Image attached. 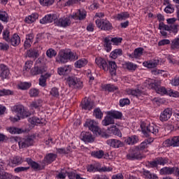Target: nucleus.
I'll return each mask as SVG.
<instances>
[{"label": "nucleus", "mask_w": 179, "mask_h": 179, "mask_svg": "<svg viewBox=\"0 0 179 179\" xmlns=\"http://www.w3.org/2000/svg\"><path fill=\"white\" fill-rule=\"evenodd\" d=\"M167 24H164V22H159V30H160V33L162 36L164 37H167V31L169 33H173V34H176L178 33V24L176 23L177 22V19L176 18H169L166 20Z\"/></svg>", "instance_id": "obj_1"}, {"label": "nucleus", "mask_w": 179, "mask_h": 179, "mask_svg": "<svg viewBox=\"0 0 179 179\" xmlns=\"http://www.w3.org/2000/svg\"><path fill=\"white\" fill-rule=\"evenodd\" d=\"M78 55L72 51L65 52L61 50L57 57V62L60 64H66L68 61H76L78 59Z\"/></svg>", "instance_id": "obj_2"}, {"label": "nucleus", "mask_w": 179, "mask_h": 179, "mask_svg": "<svg viewBox=\"0 0 179 179\" xmlns=\"http://www.w3.org/2000/svg\"><path fill=\"white\" fill-rule=\"evenodd\" d=\"M126 157L127 160H141V159H143V155L141 153L139 148L134 147L129 150Z\"/></svg>", "instance_id": "obj_3"}, {"label": "nucleus", "mask_w": 179, "mask_h": 179, "mask_svg": "<svg viewBox=\"0 0 179 179\" xmlns=\"http://www.w3.org/2000/svg\"><path fill=\"white\" fill-rule=\"evenodd\" d=\"M141 128L143 134H153V135L159 134V129L155 124H147L143 122L141 124Z\"/></svg>", "instance_id": "obj_4"}, {"label": "nucleus", "mask_w": 179, "mask_h": 179, "mask_svg": "<svg viewBox=\"0 0 179 179\" xmlns=\"http://www.w3.org/2000/svg\"><path fill=\"white\" fill-rule=\"evenodd\" d=\"M127 94L129 96H134L138 99V100H143V96H145V92L142 90V87L141 85H137L136 89H127L126 90Z\"/></svg>", "instance_id": "obj_5"}, {"label": "nucleus", "mask_w": 179, "mask_h": 179, "mask_svg": "<svg viewBox=\"0 0 179 179\" xmlns=\"http://www.w3.org/2000/svg\"><path fill=\"white\" fill-rule=\"evenodd\" d=\"M95 22L96 27L101 30H104L105 31L113 30V24L107 19H97Z\"/></svg>", "instance_id": "obj_6"}, {"label": "nucleus", "mask_w": 179, "mask_h": 179, "mask_svg": "<svg viewBox=\"0 0 179 179\" xmlns=\"http://www.w3.org/2000/svg\"><path fill=\"white\" fill-rule=\"evenodd\" d=\"M85 127H87L89 130L94 132L95 135H101V130L99 128L98 124L96 121L88 119L85 123Z\"/></svg>", "instance_id": "obj_7"}, {"label": "nucleus", "mask_w": 179, "mask_h": 179, "mask_svg": "<svg viewBox=\"0 0 179 179\" xmlns=\"http://www.w3.org/2000/svg\"><path fill=\"white\" fill-rule=\"evenodd\" d=\"M67 83L69 87H72V89H82L83 87V82L80 80V78L76 77H69L67 79Z\"/></svg>", "instance_id": "obj_8"}, {"label": "nucleus", "mask_w": 179, "mask_h": 179, "mask_svg": "<svg viewBox=\"0 0 179 179\" xmlns=\"http://www.w3.org/2000/svg\"><path fill=\"white\" fill-rule=\"evenodd\" d=\"M12 110L21 118H27L30 115V113L24 110L23 105H15L13 107Z\"/></svg>", "instance_id": "obj_9"}, {"label": "nucleus", "mask_w": 179, "mask_h": 179, "mask_svg": "<svg viewBox=\"0 0 179 179\" xmlns=\"http://www.w3.org/2000/svg\"><path fill=\"white\" fill-rule=\"evenodd\" d=\"M42 62H43V59H38L36 60V64L37 66L32 68L30 71V73L32 76H36L37 75L43 74L44 73V72H45V68L40 67Z\"/></svg>", "instance_id": "obj_10"}, {"label": "nucleus", "mask_w": 179, "mask_h": 179, "mask_svg": "<svg viewBox=\"0 0 179 179\" xmlns=\"http://www.w3.org/2000/svg\"><path fill=\"white\" fill-rule=\"evenodd\" d=\"M34 136H29L26 138H22L18 141V145L20 149H24L26 148H29V146H31L33 143H34Z\"/></svg>", "instance_id": "obj_11"}, {"label": "nucleus", "mask_w": 179, "mask_h": 179, "mask_svg": "<svg viewBox=\"0 0 179 179\" xmlns=\"http://www.w3.org/2000/svg\"><path fill=\"white\" fill-rule=\"evenodd\" d=\"M71 23L70 17H64L55 21V24L58 27H68V26H71Z\"/></svg>", "instance_id": "obj_12"}, {"label": "nucleus", "mask_w": 179, "mask_h": 179, "mask_svg": "<svg viewBox=\"0 0 179 179\" xmlns=\"http://www.w3.org/2000/svg\"><path fill=\"white\" fill-rule=\"evenodd\" d=\"M86 10L83 9L77 10L76 13H73L71 15L72 19L74 20H84L86 19Z\"/></svg>", "instance_id": "obj_13"}, {"label": "nucleus", "mask_w": 179, "mask_h": 179, "mask_svg": "<svg viewBox=\"0 0 179 179\" xmlns=\"http://www.w3.org/2000/svg\"><path fill=\"white\" fill-rule=\"evenodd\" d=\"M95 62L100 68V69H103L105 72H107L108 71V64H107V61L106 59L101 58V57H96L95 59Z\"/></svg>", "instance_id": "obj_14"}, {"label": "nucleus", "mask_w": 179, "mask_h": 179, "mask_svg": "<svg viewBox=\"0 0 179 179\" xmlns=\"http://www.w3.org/2000/svg\"><path fill=\"white\" fill-rule=\"evenodd\" d=\"M173 114V111L170 108H166L164 110H163L159 116V120L162 121V122H164L166 121H169L170 120V117H171Z\"/></svg>", "instance_id": "obj_15"}, {"label": "nucleus", "mask_w": 179, "mask_h": 179, "mask_svg": "<svg viewBox=\"0 0 179 179\" xmlns=\"http://www.w3.org/2000/svg\"><path fill=\"white\" fill-rule=\"evenodd\" d=\"M161 81H157L151 78H148L144 83V86L148 89H157V85H161Z\"/></svg>", "instance_id": "obj_16"}, {"label": "nucleus", "mask_w": 179, "mask_h": 179, "mask_svg": "<svg viewBox=\"0 0 179 179\" xmlns=\"http://www.w3.org/2000/svg\"><path fill=\"white\" fill-rule=\"evenodd\" d=\"M107 145L110 146V148H113L114 149H118L119 148H122L124 146V143L120 140L117 139H108L106 141Z\"/></svg>", "instance_id": "obj_17"}, {"label": "nucleus", "mask_w": 179, "mask_h": 179, "mask_svg": "<svg viewBox=\"0 0 179 179\" xmlns=\"http://www.w3.org/2000/svg\"><path fill=\"white\" fill-rule=\"evenodd\" d=\"M80 106H81L82 110L90 111V110L93 108V102H92L90 99L87 98H85L82 101Z\"/></svg>", "instance_id": "obj_18"}, {"label": "nucleus", "mask_w": 179, "mask_h": 179, "mask_svg": "<svg viewBox=\"0 0 179 179\" xmlns=\"http://www.w3.org/2000/svg\"><path fill=\"white\" fill-rule=\"evenodd\" d=\"M164 143L168 148L170 146H179V136H175L171 139H167L164 142Z\"/></svg>", "instance_id": "obj_19"}, {"label": "nucleus", "mask_w": 179, "mask_h": 179, "mask_svg": "<svg viewBox=\"0 0 179 179\" xmlns=\"http://www.w3.org/2000/svg\"><path fill=\"white\" fill-rule=\"evenodd\" d=\"M9 69L5 64H0V78L6 79L9 76Z\"/></svg>", "instance_id": "obj_20"}, {"label": "nucleus", "mask_w": 179, "mask_h": 179, "mask_svg": "<svg viewBox=\"0 0 179 179\" xmlns=\"http://www.w3.org/2000/svg\"><path fill=\"white\" fill-rule=\"evenodd\" d=\"M155 141L154 138H148L145 140V141H143L138 146H136V148H138V150L141 152V150H145V149H148V145H150Z\"/></svg>", "instance_id": "obj_21"}, {"label": "nucleus", "mask_w": 179, "mask_h": 179, "mask_svg": "<svg viewBox=\"0 0 179 179\" xmlns=\"http://www.w3.org/2000/svg\"><path fill=\"white\" fill-rule=\"evenodd\" d=\"M108 132L111 135H115L116 136H119V138H121L122 136V133H121V131L119 130V129L117 128V126L115 125H113L108 127Z\"/></svg>", "instance_id": "obj_22"}, {"label": "nucleus", "mask_w": 179, "mask_h": 179, "mask_svg": "<svg viewBox=\"0 0 179 179\" xmlns=\"http://www.w3.org/2000/svg\"><path fill=\"white\" fill-rule=\"evenodd\" d=\"M143 48H136L133 53L128 55L129 58L134 59V58H141L143 55Z\"/></svg>", "instance_id": "obj_23"}, {"label": "nucleus", "mask_w": 179, "mask_h": 179, "mask_svg": "<svg viewBox=\"0 0 179 179\" xmlns=\"http://www.w3.org/2000/svg\"><path fill=\"white\" fill-rule=\"evenodd\" d=\"M8 43L11 44L13 47H17L20 44V36L17 34H14Z\"/></svg>", "instance_id": "obj_24"}, {"label": "nucleus", "mask_w": 179, "mask_h": 179, "mask_svg": "<svg viewBox=\"0 0 179 179\" xmlns=\"http://www.w3.org/2000/svg\"><path fill=\"white\" fill-rule=\"evenodd\" d=\"M81 139L82 141H84V142L86 143L94 142V138L93 137V135H92L90 133L83 132L81 134Z\"/></svg>", "instance_id": "obj_25"}, {"label": "nucleus", "mask_w": 179, "mask_h": 179, "mask_svg": "<svg viewBox=\"0 0 179 179\" xmlns=\"http://www.w3.org/2000/svg\"><path fill=\"white\" fill-rule=\"evenodd\" d=\"M100 170V163H95L94 164H90L87 166V171L89 173H96L99 172Z\"/></svg>", "instance_id": "obj_26"}, {"label": "nucleus", "mask_w": 179, "mask_h": 179, "mask_svg": "<svg viewBox=\"0 0 179 179\" xmlns=\"http://www.w3.org/2000/svg\"><path fill=\"white\" fill-rule=\"evenodd\" d=\"M124 142L127 145H135L139 142V137L136 135H133L125 139Z\"/></svg>", "instance_id": "obj_27"}, {"label": "nucleus", "mask_w": 179, "mask_h": 179, "mask_svg": "<svg viewBox=\"0 0 179 179\" xmlns=\"http://www.w3.org/2000/svg\"><path fill=\"white\" fill-rule=\"evenodd\" d=\"M37 19H38V14L34 13H32L31 15H29L28 17H27L24 19V22L25 23H28L29 24H30L31 23H34V22H36Z\"/></svg>", "instance_id": "obj_28"}, {"label": "nucleus", "mask_w": 179, "mask_h": 179, "mask_svg": "<svg viewBox=\"0 0 179 179\" xmlns=\"http://www.w3.org/2000/svg\"><path fill=\"white\" fill-rule=\"evenodd\" d=\"M103 47L107 51V52H110L111 51V36H107L103 39Z\"/></svg>", "instance_id": "obj_29"}, {"label": "nucleus", "mask_w": 179, "mask_h": 179, "mask_svg": "<svg viewBox=\"0 0 179 179\" xmlns=\"http://www.w3.org/2000/svg\"><path fill=\"white\" fill-rule=\"evenodd\" d=\"M124 68H125V69H127V71H130L131 72H135V71H136V69L138 68V65L132 62H127L124 64Z\"/></svg>", "instance_id": "obj_30"}, {"label": "nucleus", "mask_w": 179, "mask_h": 179, "mask_svg": "<svg viewBox=\"0 0 179 179\" xmlns=\"http://www.w3.org/2000/svg\"><path fill=\"white\" fill-rule=\"evenodd\" d=\"M13 166H20L23 163V158L20 156H15L10 159Z\"/></svg>", "instance_id": "obj_31"}, {"label": "nucleus", "mask_w": 179, "mask_h": 179, "mask_svg": "<svg viewBox=\"0 0 179 179\" xmlns=\"http://www.w3.org/2000/svg\"><path fill=\"white\" fill-rule=\"evenodd\" d=\"M159 174L161 176H171L173 174V167H164L160 169Z\"/></svg>", "instance_id": "obj_32"}, {"label": "nucleus", "mask_w": 179, "mask_h": 179, "mask_svg": "<svg viewBox=\"0 0 179 179\" xmlns=\"http://www.w3.org/2000/svg\"><path fill=\"white\" fill-rule=\"evenodd\" d=\"M38 50L37 49H29L27 51V57L29 58H38Z\"/></svg>", "instance_id": "obj_33"}, {"label": "nucleus", "mask_w": 179, "mask_h": 179, "mask_svg": "<svg viewBox=\"0 0 179 179\" xmlns=\"http://www.w3.org/2000/svg\"><path fill=\"white\" fill-rule=\"evenodd\" d=\"M128 17H129V13L127 12L120 13L115 16V19L116 20H119L120 22L125 20V19H128Z\"/></svg>", "instance_id": "obj_34"}, {"label": "nucleus", "mask_w": 179, "mask_h": 179, "mask_svg": "<svg viewBox=\"0 0 179 179\" xmlns=\"http://www.w3.org/2000/svg\"><path fill=\"white\" fill-rule=\"evenodd\" d=\"M114 124V119L111 117L110 115H107L104 117V120H102V125L103 127H108V125H111Z\"/></svg>", "instance_id": "obj_35"}, {"label": "nucleus", "mask_w": 179, "mask_h": 179, "mask_svg": "<svg viewBox=\"0 0 179 179\" xmlns=\"http://www.w3.org/2000/svg\"><path fill=\"white\" fill-rule=\"evenodd\" d=\"M87 65V60L86 59H80L76 61L74 64L75 68H83V66H86Z\"/></svg>", "instance_id": "obj_36"}, {"label": "nucleus", "mask_w": 179, "mask_h": 179, "mask_svg": "<svg viewBox=\"0 0 179 179\" xmlns=\"http://www.w3.org/2000/svg\"><path fill=\"white\" fill-rule=\"evenodd\" d=\"M160 84H157L156 87L154 90H156L157 93L159 94H167L169 91V88L166 89L164 87H159Z\"/></svg>", "instance_id": "obj_37"}, {"label": "nucleus", "mask_w": 179, "mask_h": 179, "mask_svg": "<svg viewBox=\"0 0 179 179\" xmlns=\"http://www.w3.org/2000/svg\"><path fill=\"white\" fill-rule=\"evenodd\" d=\"M108 115H110L111 118H115L116 120H120L122 117V113L119 111H110L108 113Z\"/></svg>", "instance_id": "obj_38"}, {"label": "nucleus", "mask_w": 179, "mask_h": 179, "mask_svg": "<svg viewBox=\"0 0 179 179\" xmlns=\"http://www.w3.org/2000/svg\"><path fill=\"white\" fill-rule=\"evenodd\" d=\"M0 20L4 23L9 22V15L6 11L0 10Z\"/></svg>", "instance_id": "obj_39"}, {"label": "nucleus", "mask_w": 179, "mask_h": 179, "mask_svg": "<svg viewBox=\"0 0 179 179\" xmlns=\"http://www.w3.org/2000/svg\"><path fill=\"white\" fill-rule=\"evenodd\" d=\"M6 131H8V132H9L10 134H12L13 135H15L16 134H22V129H19L15 127H6Z\"/></svg>", "instance_id": "obj_40"}, {"label": "nucleus", "mask_w": 179, "mask_h": 179, "mask_svg": "<svg viewBox=\"0 0 179 179\" xmlns=\"http://www.w3.org/2000/svg\"><path fill=\"white\" fill-rule=\"evenodd\" d=\"M26 162L32 169H34V170H38L40 167V165H38L37 162L33 161L31 158H27Z\"/></svg>", "instance_id": "obj_41"}, {"label": "nucleus", "mask_w": 179, "mask_h": 179, "mask_svg": "<svg viewBox=\"0 0 179 179\" xmlns=\"http://www.w3.org/2000/svg\"><path fill=\"white\" fill-rule=\"evenodd\" d=\"M91 155L92 157H96V159H103L104 156V151L103 150H98V151H92L91 152Z\"/></svg>", "instance_id": "obj_42"}, {"label": "nucleus", "mask_w": 179, "mask_h": 179, "mask_svg": "<svg viewBox=\"0 0 179 179\" xmlns=\"http://www.w3.org/2000/svg\"><path fill=\"white\" fill-rule=\"evenodd\" d=\"M108 66L109 72L111 75H114L117 71V64H115V62H109V66Z\"/></svg>", "instance_id": "obj_43"}, {"label": "nucleus", "mask_w": 179, "mask_h": 179, "mask_svg": "<svg viewBox=\"0 0 179 179\" xmlns=\"http://www.w3.org/2000/svg\"><path fill=\"white\" fill-rule=\"evenodd\" d=\"M121 55H122V50H121V49H115L110 53V57L113 59L118 58V57H120Z\"/></svg>", "instance_id": "obj_44"}, {"label": "nucleus", "mask_w": 179, "mask_h": 179, "mask_svg": "<svg viewBox=\"0 0 179 179\" xmlns=\"http://www.w3.org/2000/svg\"><path fill=\"white\" fill-rule=\"evenodd\" d=\"M143 66H145V68L152 69L156 68L157 66V63L155 61H148V62H144L143 63Z\"/></svg>", "instance_id": "obj_45"}, {"label": "nucleus", "mask_w": 179, "mask_h": 179, "mask_svg": "<svg viewBox=\"0 0 179 179\" xmlns=\"http://www.w3.org/2000/svg\"><path fill=\"white\" fill-rule=\"evenodd\" d=\"M56 159H57V155L50 153L46 156L45 162L47 164H51V163H52V162H55Z\"/></svg>", "instance_id": "obj_46"}, {"label": "nucleus", "mask_w": 179, "mask_h": 179, "mask_svg": "<svg viewBox=\"0 0 179 179\" xmlns=\"http://www.w3.org/2000/svg\"><path fill=\"white\" fill-rule=\"evenodd\" d=\"M28 121L31 125H38V124H43L40 118L37 117H32L28 119Z\"/></svg>", "instance_id": "obj_47"}, {"label": "nucleus", "mask_w": 179, "mask_h": 179, "mask_svg": "<svg viewBox=\"0 0 179 179\" xmlns=\"http://www.w3.org/2000/svg\"><path fill=\"white\" fill-rule=\"evenodd\" d=\"M0 179H12V174L0 169Z\"/></svg>", "instance_id": "obj_48"}, {"label": "nucleus", "mask_w": 179, "mask_h": 179, "mask_svg": "<svg viewBox=\"0 0 179 179\" xmlns=\"http://www.w3.org/2000/svg\"><path fill=\"white\" fill-rule=\"evenodd\" d=\"M156 159L157 162L159 166H165V164H167V163H169V158L167 157H157Z\"/></svg>", "instance_id": "obj_49"}, {"label": "nucleus", "mask_w": 179, "mask_h": 179, "mask_svg": "<svg viewBox=\"0 0 179 179\" xmlns=\"http://www.w3.org/2000/svg\"><path fill=\"white\" fill-rule=\"evenodd\" d=\"M14 92L10 90L3 89L0 90V97L2 96H13Z\"/></svg>", "instance_id": "obj_50"}, {"label": "nucleus", "mask_w": 179, "mask_h": 179, "mask_svg": "<svg viewBox=\"0 0 179 179\" xmlns=\"http://www.w3.org/2000/svg\"><path fill=\"white\" fill-rule=\"evenodd\" d=\"M81 2H85V0H68L66 2V6H73V5H78Z\"/></svg>", "instance_id": "obj_51"}, {"label": "nucleus", "mask_w": 179, "mask_h": 179, "mask_svg": "<svg viewBox=\"0 0 179 179\" xmlns=\"http://www.w3.org/2000/svg\"><path fill=\"white\" fill-rule=\"evenodd\" d=\"M19 89L21 90H27V89H30L31 87V83H21L18 85Z\"/></svg>", "instance_id": "obj_52"}, {"label": "nucleus", "mask_w": 179, "mask_h": 179, "mask_svg": "<svg viewBox=\"0 0 179 179\" xmlns=\"http://www.w3.org/2000/svg\"><path fill=\"white\" fill-rule=\"evenodd\" d=\"M110 171H113L112 166H103L101 167V164H99V173H109Z\"/></svg>", "instance_id": "obj_53"}, {"label": "nucleus", "mask_w": 179, "mask_h": 179, "mask_svg": "<svg viewBox=\"0 0 179 179\" xmlns=\"http://www.w3.org/2000/svg\"><path fill=\"white\" fill-rule=\"evenodd\" d=\"M103 89L107 92H115V90H118V87H115L113 85L108 84L103 86Z\"/></svg>", "instance_id": "obj_54"}, {"label": "nucleus", "mask_w": 179, "mask_h": 179, "mask_svg": "<svg viewBox=\"0 0 179 179\" xmlns=\"http://www.w3.org/2000/svg\"><path fill=\"white\" fill-rule=\"evenodd\" d=\"M30 97H37L40 94V91L36 88H31L29 92Z\"/></svg>", "instance_id": "obj_55"}, {"label": "nucleus", "mask_w": 179, "mask_h": 179, "mask_svg": "<svg viewBox=\"0 0 179 179\" xmlns=\"http://www.w3.org/2000/svg\"><path fill=\"white\" fill-rule=\"evenodd\" d=\"M46 23H52V22H55L57 19V15L55 14H48L46 15Z\"/></svg>", "instance_id": "obj_56"}, {"label": "nucleus", "mask_w": 179, "mask_h": 179, "mask_svg": "<svg viewBox=\"0 0 179 179\" xmlns=\"http://www.w3.org/2000/svg\"><path fill=\"white\" fill-rule=\"evenodd\" d=\"M167 95L170 96V97H179V92L177 91H174L170 88H168Z\"/></svg>", "instance_id": "obj_57"}, {"label": "nucleus", "mask_w": 179, "mask_h": 179, "mask_svg": "<svg viewBox=\"0 0 179 179\" xmlns=\"http://www.w3.org/2000/svg\"><path fill=\"white\" fill-rule=\"evenodd\" d=\"M41 103H43V101L41 99L34 101L31 103L30 107L31 108H38L41 106Z\"/></svg>", "instance_id": "obj_58"}, {"label": "nucleus", "mask_w": 179, "mask_h": 179, "mask_svg": "<svg viewBox=\"0 0 179 179\" xmlns=\"http://www.w3.org/2000/svg\"><path fill=\"white\" fill-rule=\"evenodd\" d=\"M131 104V101H129V99L124 98L120 100V107H124V106H129Z\"/></svg>", "instance_id": "obj_59"}, {"label": "nucleus", "mask_w": 179, "mask_h": 179, "mask_svg": "<svg viewBox=\"0 0 179 179\" xmlns=\"http://www.w3.org/2000/svg\"><path fill=\"white\" fill-rule=\"evenodd\" d=\"M46 55L48 57V58H52L57 56V51L52 48H50L47 50Z\"/></svg>", "instance_id": "obj_60"}, {"label": "nucleus", "mask_w": 179, "mask_h": 179, "mask_svg": "<svg viewBox=\"0 0 179 179\" xmlns=\"http://www.w3.org/2000/svg\"><path fill=\"white\" fill-rule=\"evenodd\" d=\"M10 32L8 29H6L3 31V38L7 43H8L10 41Z\"/></svg>", "instance_id": "obj_61"}, {"label": "nucleus", "mask_w": 179, "mask_h": 179, "mask_svg": "<svg viewBox=\"0 0 179 179\" xmlns=\"http://www.w3.org/2000/svg\"><path fill=\"white\" fill-rule=\"evenodd\" d=\"M50 93L52 97H56L57 99L59 97V91L57 87L52 88Z\"/></svg>", "instance_id": "obj_62"}, {"label": "nucleus", "mask_w": 179, "mask_h": 179, "mask_svg": "<svg viewBox=\"0 0 179 179\" xmlns=\"http://www.w3.org/2000/svg\"><path fill=\"white\" fill-rule=\"evenodd\" d=\"M94 115L96 117V118L101 120V118H103V112H101L100 108H96L94 110Z\"/></svg>", "instance_id": "obj_63"}, {"label": "nucleus", "mask_w": 179, "mask_h": 179, "mask_svg": "<svg viewBox=\"0 0 179 179\" xmlns=\"http://www.w3.org/2000/svg\"><path fill=\"white\" fill-rule=\"evenodd\" d=\"M41 77L39 78V86L42 87H45V74H41Z\"/></svg>", "instance_id": "obj_64"}]
</instances>
